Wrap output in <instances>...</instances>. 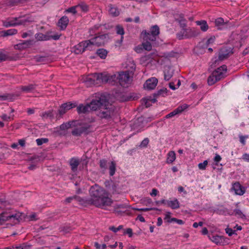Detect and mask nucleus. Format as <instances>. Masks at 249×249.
<instances>
[{
	"label": "nucleus",
	"instance_id": "37998d69",
	"mask_svg": "<svg viewBox=\"0 0 249 249\" xmlns=\"http://www.w3.org/2000/svg\"><path fill=\"white\" fill-rule=\"evenodd\" d=\"M116 30L117 34L118 35L123 36L124 33V28L120 25H117L116 26Z\"/></svg>",
	"mask_w": 249,
	"mask_h": 249
},
{
	"label": "nucleus",
	"instance_id": "09e8293b",
	"mask_svg": "<svg viewBox=\"0 0 249 249\" xmlns=\"http://www.w3.org/2000/svg\"><path fill=\"white\" fill-rule=\"evenodd\" d=\"M178 21L180 25V26L183 29H185L184 27L186 26V20L185 19H176Z\"/></svg>",
	"mask_w": 249,
	"mask_h": 249
},
{
	"label": "nucleus",
	"instance_id": "e433bc0d",
	"mask_svg": "<svg viewBox=\"0 0 249 249\" xmlns=\"http://www.w3.org/2000/svg\"><path fill=\"white\" fill-rule=\"evenodd\" d=\"M36 86V85L30 84L26 86H22L21 87V89L24 91L30 92L34 90L35 89Z\"/></svg>",
	"mask_w": 249,
	"mask_h": 249
},
{
	"label": "nucleus",
	"instance_id": "4be33fe9",
	"mask_svg": "<svg viewBox=\"0 0 249 249\" xmlns=\"http://www.w3.org/2000/svg\"><path fill=\"white\" fill-rule=\"evenodd\" d=\"M69 164L71 171L73 172H75L77 171L78 166L80 164V160L78 159L72 158L70 160Z\"/></svg>",
	"mask_w": 249,
	"mask_h": 249
},
{
	"label": "nucleus",
	"instance_id": "39448f33",
	"mask_svg": "<svg viewBox=\"0 0 249 249\" xmlns=\"http://www.w3.org/2000/svg\"><path fill=\"white\" fill-rule=\"evenodd\" d=\"M34 20L30 17L27 18H23L20 19V18H15L10 21H5L3 22V25L6 27L9 26H14L19 25H26L27 23L32 22Z\"/></svg>",
	"mask_w": 249,
	"mask_h": 249
},
{
	"label": "nucleus",
	"instance_id": "a19ab883",
	"mask_svg": "<svg viewBox=\"0 0 249 249\" xmlns=\"http://www.w3.org/2000/svg\"><path fill=\"white\" fill-rule=\"evenodd\" d=\"M216 79L215 78V77L212 73V74L209 76L207 79V82L209 85H213L214 84L215 82H216Z\"/></svg>",
	"mask_w": 249,
	"mask_h": 249
},
{
	"label": "nucleus",
	"instance_id": "f257e3e1",
	"mask_svg": "<svg viewBox=\"0 0 249 249\" xmlns=\"http://www.w3.org/2000/svg\"><path fill=\"white\" fill-rule=\"evenodd\" d=\"M89 193L91 198L88 200V204L106 209L107 206H110L113 203L112 199L108 196L106 191L96 184L90 188Z\"/></svg>",
	"mask_w": 249,
	"mask_h": 249
},
{
	"label": "nucleus",
	"instance_id": "7c9ffc66",
	"mask_svg": "<svg viewBox=\"0 0 249 249\" xmlns=\"http://www.w3.org/2000/svg\"><path fill=\"white\" fill-rule=\"evenodd\" d=\"M35 38L37 41H43L49 40L48 35H44L42 33H39L35 35Z\"/></svg>",
	"mask_w": 249,
	"mask_h": 249
},
{
	"label": "nucleus",
	"instance_id": "9b49d317",
	"mask_svg": "<svg viewBox=\"0 0 249 249\" xmlns=\"http://www.w3.org/2000/svg\"><path fill=\"white\" fill-rule=\"evenodd\" d=\"M74 48V53L75 54H80L83 53L86 49H89L90 46L89 43V41L85 40L79 43Z\"/></svg>",
	"mask_w": 249,
	"mask_h": 249
},
{
	"label": "nucleus",
	"instance_id": "bb28decb",
	"mask_svg": "<svg viewBox=\"0 0 249 249\" xmlns=\"http://www.w3.org/2000/svg\"><path fill=\"white\" fill-rule=\"evenodd\" d=\"M109 12L110 15L113 17H117L119 15L120 12L116 7H114L112 4H109L108 6Z\"/></svg>",
	"mask_w": 249,
	"mask_h": 249
},
{
	"label": "nucleus",
	"instance_id": "6e6d98bb",
	"mask_svg": "<svg viewBox=\"0 0 249 249\" xmlns=\"http://www.w3.org/2000/svg\"><path fill=\"white\" fill-rule=\"evenodd\" d=\"M226 232L229 236H231L233 234L235 233V231L232 230L231 228H227L226 229Z\"/></svg>",
	"mask_w": 249,
	"mask_h": 249
},
{
	"label": "nucleus",
	"instance_id": "cd10ccee",
	"mask_svg": "<svg viewBox=\"0 0 249 249\" xmlns=\"http://www.w3.org/2000/svg\"><path fill=\"white\" fill-rule=\"evenodd\" d=\"M167 204L168 207H171L173 209H177L179 207V202L177 199H175L173 201H167Z\"/></svg>",
	"mask_w": 249,
	"mask_h": 249
},
{
	"label": "nucleus",
	"instance_id": "49530a36",
	"mask_svg": "<svg viewBox=\"0 0 249 249\" xmlns=\"http://www.w3.org/2000/svg\"><path fill=\"white\" fill-rule=\"evenodd\" d=\"M134 210L138 211H142V212H147L151 210H158V209L157 208H142V209H139V208H133Z\"/></svg>",
	"mask_w": 249,
	"mask_h": 249
},
{
	"label": "nucleus",
	"instance_id": "0e129e2a",
	"mask_svg": "<svg viewBox=\"0 0 249 249\" xmlns=\"http://www.w3.org/2000/svg\"><path fill=\"white\" fill-rule=\"evenodd\" d=\"M142 101L144 103L146 107H150L151 106V104L149 103V101H148L147 100H145V98H142Z\"/></svg>",
	"mask_w": 249,
	"mask_h": 249
},
{
	"label": "nucleus",
	"instance_id": "4468645a",
	"mask_svg": "<svg viewBox=\"0 0 249 249\" xmlns=\"http://www.w3.org/2000/svg\"><path fill=\"white\" fill-rule=\"evenodd\" d=\"M158 81V79L155 77L149 78L144 83L143 87L148 90L153 89L156 87Z\"/></svg>",
	"mask_w": 249,
	"mask_h": 249
},
{
	"label": "nucleus",
	"instance_id": "58836bf2",
	"mask_svg": "<svg viewBox=\"0 0 249 249\" xmlns=\"http://www.w3.org/2000/svg\"><path fill=\"white\" fill-rule=\"evenodd\" d=\"M53 112V109L50 110L48 111L43 113L41 116L42 118H50L51 119H52L54 117Z\"/></svg>",
	"mask_w": 249,
	"mask_h": 249
},
{
	"label": "nucleus",
	"instance_id": "423d86ee",
	"mask_svg": "<svg viewBox=\"0 0 249 249\" xmlns=\"http://www.w3.org/2000/svg\"><path fill=\"white\" fill-rule=\"evenodd\" d=\"M133 73L132 71H121L117 77L119 82L121 86L124 87L125 84H129L132 81Z\"/></svg>",
	"mask_w": 249,
	"mask_h": 249
},
{
	"label": "nucleus",
	"instance_id": "de8ad7c7",
	"mask_svg": "<svg viewBox=\"0 0 249 249\" xmlns=\"http://www.w3.org/2000/svg\"><path fill=\"white\" fill-rule=\"evenodd\" d=\"M114 210H115V211H116L117 213H119L120 212L119 211H117V209H125L126 208V206L124 204H117V205H115L114 206Z\"/></svg>",
	"mask_w": 249,
	"mask_h": 249
},
{
	"label": "nucleus",
	"instance_id": "5fc2aeb1",
	"mask_svg": "<svg viewBox=\"0 0 249 249\" xmlns=\"http://www.w3.org/2000/svg\"><path fill=\"white\" fill-rule=\"evenodd\" d=\"M215 39V36H212L210 38H209L206 43V46L207 47L210 44L213 43Z\"/></svg>",
	"mask_w": 249,
	"mask_h": 249
},
{
	"label": "nucleus",
	"instance_id": "2f4dec72",
	"mask_svg": "<svg viewBox=\"0 0 249 249\" xmlns=\"http://www.w3.org/2000/svg\"><path fill=\"white\" fill-rule=\"evenodd\" d=\"M17 33V30L15 29H11L6 31H3L1 32V36H12L15 35Z\"/></svg>",
	"mask_w": 249,
	"mask_h": 249
},
{
	"label": "nucleus",
	"instance_id": "c03bdc74",
	"mask_svg": "<svg viewBox=\"0 0 249 249\" xmlns=\"http://www.w3.org/2000/svg\"><path fill=\"white\" fill-rule=\"evenodd\" d=\"M76 7L77 8H80L83 12H87L89 10L88 6L84 3H82L76 5Z\"/></svg>",
	"mask_w": 249,
	"mask_h": 249
},
{
	"label": "nucleus",
	"instance_id": "ea45409f",
	"mask_svg": "<svg viewBox=\"0 0 249 249\" xmlns=\"http://www.w3.org/2000/svg\"><path fill=\"white\" fill-rule=\"evenodd\" d=\"M148 40H145V42H143L142 44V46L144 50L150 51L152 50V45Z\"/></svg>",
	"mask_w": 249,
	"mask_h": 249
},
{
	"label": "nucleus",
	"instance_id": "bf43d9fd",
	"mask_svg": "<svg viewBox=\"0 0 249 249\" xmlns=\"http://www.w3.org/2000/svg\"><path fill=\"white\" fill-rule=\"evenodd\" d=\"M177 37L179 39H182L184 37V30H182V31H180L179 33H178Z\"/></svg>",
	"mask_w": 249,
	"mask_h": 249
},
{
	"label": "nucleus",
	"instance_id": "393cba45",
	"mask_svg": "<svg viewBox=\"0 0 249 249\" xmlns=\"http://www.w3.org/2000/svg\"><path fill=\"white\" fill-rule=\"evenodd\" d=\"M173 75V71L170 68L167 67L164 71V79L165 81L169 80Z\"/></svg>",
	"mask_w": 249,
	"mask_h": 249
},
{
	"label": "nucleus",
	"instance_id": "13d9d810",
	"mask_svg": "<svg viewBox=\"0 0 249 249\" xmlns=\"http://www.w3.org/2000/svg\"><path fill=\"white\" fill-rule=\"evenodd\" d=\"M76 8H77L76 6L71 7L69 8L68 10H67V11L68 12L72 13L75 14L77 13V11L76 10Z\"/></svg>",
	"mask_w": 249,
	"mask_h": 249
},
{
	"label": "nucleus",
	"instance_id": "dca6fc26",
	"mask_svg": "<svg viewBox=\"0 0 249 249\" xmlns=\"http://www.w3.org/2000/svg\"><path fill=\"white\" fill-rule=\"evenodd\" d=\"M188 105L186 104H184L182 106H179L178 108L175 109L172 112H170L168 114H167L166 116V118H171L177 114L181 113L184 109L188 107Z\"/></svg>",
	"mask_w": 249,
	"mask_h": 249
},
{
	"label": "nucleus",
	"instance_id": "1a4fd4ad",
	"mask_svg": "<svg viewBox=\"0 0 249 249\" xmlns=\"http://www.w3.org/2000/svg\"><path fill=\"white\" fill-rule=\"evenodd\" d=\"M77 106L76 103H71V102H67L62 104L59 107L58 110V113L56 115L57 119L61 118L62 115L65 114L67 111Z\"/></svg>",
	"mask_w": 249,
	"mask_h": 249
},
{
	"label": "nucleus",
	"instance_id": "a878e982",
	"mask_svg": "<svg viewBox=\"0 0 249 249\" xmlns=\"http://www.w3.org/2000/svg\"><path fill=\"white\" fill-rule=\"evenodd\" d=\"M41 157L38 156H34L32 157H31L29 159V160L32 161V163L34 164H31L29 167V169L30 170H33L35 168L36 165L35 163H37V162L39 161L40 160Z\"/></svg>",
	"mask_w": 249,
	"mask_h": 249
},
{
	"label": "nucleus",
	"instance_id": "f704fd0d",
	"mask_svg": "<svg viewBox=\"0 0 249 249\" xmlns=\"http://www.w3.org/2000/svg\"><path fill=\"white\" fill-rule=\"evenodd\" d=\"M96 53L102 59H105L107 54V51L104 49H99L97 50Z\"/></svg>",
	"mask_w": 249,
	"mask_h": 249
},
{
	"label": "nucleus",
	"instance_id": "c9c22d12",
	"mask_svg": "<svg viewBox=\"0 0 249 249\" xmlns=\"http://www.w3.org/2000/svg\"><path fill=\"white\" fill-rule=\"evenodd\" d=\"M176 159V154L174 151H171L168 154L167 158V162L168 163H172Z\"/></svg>",
	"mask_w": 249,
	"mask_h": 249
},
{
	"label": "nucleus",
	"instance_id": "473e14b6",
	"mask_svg": "<svg viewBox=\"0 0 249 249\" xmlns=\"http://www.w3.org/2000/svg\"><path fill=\"white\" fill-rule=\"evenodd\" d=\"M99 164L100 168L102 170L103 172L104 173L105 171L107 168V160L106 159L100 160Z\"/></svg>",
	"mask_w": 249,
	"mask_h": 249
},
{
	"label": "nucleus",
	"instance_id": "7ed1b4c3",
	"mask_svg": "<svg viewBox=\"0 0 249 249\" xmlns=\"http://www.w3.org/2000/svg\"><path fill=\"white\" fill-rule=\"evenodd\" d=\"M22 214L19 213H12L7 211L4 212L0 214V225H2L5 221H9L7 223V226H12L18 224L22 220Z\"/></svg>",
	"mask_w": 249,
	"mask_h": 249
},
{
	"label": "nucleus",
	"instance_id": "412c9836",
	"mask_svg": "<svg viewBox=\"0 0 249 249\" xmlns=\"http://www.w3.org/2000/svg\"><path fill=\"white\" fill-rule=\"evenodd\" d=\"M228 22H224L223 18H217L215 21V25L218 30L228 28Z\"/></svg>",
	"mask_w": 249,
	"mask_h": 249
},
{
	"label": "nucleus",
	"instance_id": "2eb2a0df",
	"mask_svg": "<svg viewBox=\"0 0 249 249\" xmlns=\"http://www.w3.org/2000/svg\"><path fill=\"white\" fill-rule=\"evenodd\" d=\"M83 82L85 83L87 87H91L96 85V79L95 78V73L88 75L82 78Z\"/></svg>",
	"mask_w": 249,
	"mask_h": 249
},
{
	"label": "nucleus",
	"instance_id": "c85d7f7f",
	"mask_svg": "<svg viewBox=\"0 0 249 249\" xmlns=\"http://www.w3.org/2000/svg\"><path fill=\"white\" fill-rule=\"evenodd\" d=\"M35 42L34 40H29L23 41V43L17 45L19 49H24L27 48L30 45H33Z\"/></svg>",
	"mask_w": 249,
	"mask_h": 249
},
{
	"label": "nucleus",
	"instance_id": "603ef678",
	"mask_svg": "<svg viewBox=\"0 0 249 249\" xmlns=\"http://www.w3.org/2000/svg\"><path fill=\"white\" fill-rule=\"evenodd\" d=\"M235 215H237L240 216L241 218H244L245 217V215L242 213L241 210L239 209H236L234 211Z\"/></svg>",
	"mask_w": 249,
	"mask_h": 249
},
{
	"label": "nucleus",
	"instance_id": "f8f14e48",
	"mask_svg": "<svg viewBox=\"0 0 249 249\" xmlns=\"http://www.w3.org/2000/svg\"><path fill=\"white\" fill-rule=\"evenodd\" d=\"M183 30H184V37L186 38L197 36L200 34L199 31L195 28H188L183 29Z\"/></svg>",
	"mask_w": 249,
	"mask_h": 249
},
{
	"label": "nucleus",
	"instance_id": "338daca9",
	"mask_svg": "<svg viewBox=\"0 0 249 249\" xmlns=\"http://www.w3.org/2000/svg\"><path fill=\"white\" fill-rule=\"evenodd\" d=\"M6 59V55L2 54L0 53V62L2 61H5Z\"/></svg>",
	"mask_w": 249,
	"mask_h": 249
},
{
	"label": "nucleus",
	"instance_id": "aec40b11",
	"mask_svg": "<svg viewBox=\"0 0 249 249\" xmlns=\"http://www.w3.org/2000/svg\"><path fill=\"white\" fill-rule=\"evenodd\" d=\"M104 110H101L98 113V116L101 119H110L111 112L107 108V107H103Z\"/></svg>",
	"mask_w": 249,
	"mask_h": 249
},
{
	"label": "nucleus",
	"instance_id": "b1692460",
	"mask_svg": "<svg viewBox=\"0 0 249 249\" xmlns=\"http://www.w3.org/2000/svg\"><path fill=\"white\" fill-rule=\"evenodd\" d=\"M36 62L48 63L49 61V55L35 56L34 58Z\"/></svg>",
	"mask_w": 249,
	"mask_h": 249
},
{
	"label": "nucleus",
	"instance_id": "e2e57ef3",
	"mask_svg": "<svg viewBox=\"0 0 249 249\" xmlns=\"http://www.w3.org/2000/svg\"><path fill=\"white\" fill-rule=\"evenodd\" d=\"M60 35H55L54 36H48V37H49V40L51 39H53L55 40L59 39L60 38Z\"/></svg>",
	"mask_w": 249,
	"mask_h": 249
},
{
	"label": "nucleus",
	"instance_id": "052dcab7",
	"mask_svg": "<svg viewBox=\"0 0 249 249\" xmlns=\"http://www.w3.org/2000/svg\"><path fill=\"white\" fill-rule=\"evenodd\" d=\"M124 233L128 234L129 237H131L133 235L132 230L131 228H127L125 232H124Z\"/></svg>",
	"mask_w": 249,
	"mask_h": 249
},
{
	"label": "nucleus",
	"instance_id": "680f3d73",
	"mask_svg": "<svg viewBox=\"0 0 249 249\" xmlns=\"http://www.w3.org/2000/svg\"><path fill=\"white\" fill-rule=\"evenodd\" d=\"M1 118L4 121L7 122L9 121L11 119L10 116H7V115L5 114H2L1 116Z\"/></svg>",
	"mask_w": 249,
	"mask_h": 249
},
{
	"label": "nucleus",
	"instance_id": "c756f323",
	"mask_svg": "<svg viewBox=\"0 0 249 249\" xmlns=\"http://www.w3.org/2000/svg\"><path fill=\"white\" fill-rule=\"evenodd\" d=\"M196 23L200 26V29L203 32H206L209 28L208 25L205 20L196 21Z\"/></svg>",
	"mask_w": 249,
	"mask_h": 249
},
{
	"label": "nucleus",
	"instance_id": "4d7b16f0",
	"mask_svg": "<svg viewBox=\"0 0 249 249\" xmlns=\"http://www.w3.org/2000/svg\"><path fill=\"white\" fill-rule=\"evenodd\" d=\"M33 35V33L31 31H29L28 32L24 33L22 34L21 36L22 38H25L27 36H32Z\"/></svg>",
	"mask_w": 249,
	"mask_h": 249
},
{
	"label": "nucleus",
	"instance_id": "f03ea898",
	"mask_svg": "<svg viewBox=\"0 0 249 249\" xmlns=\"http://www.w3.org/2000/svg\"><path fill=\"white\" fill-rule=\"evenodd\" d=\"M73 127L74 128L71 131V134L75 137H80L82 135H87L93 131L92 125L83 120H72L63 123L60 126V129L65 131Z\"/></svg>",
	"mask_w": 249,
	"mask_h": 249
},
{
	"label": "nucleus",
	"instance_id": "a18cd8bd",
	"mask_svg": "<svg viewBox=\"0 0 249 249\" xmlns=\"http://www.w3.org/2000/svg\"><path fill=\"white\" fill-rule=\"evenodd\" d=\"M20 3V0H8L7 4L9 6H13Z\"/></svg>",
	"mask_w": 249,
	"mask_h": 249
},
{
	"label": "nucleus",
	"instance_id": "5701e85b",
	"mask_svg": "<svg viewBox=\"0 0 249 249\" xmlns=\"http://www.w3.org/2000/svg\"><path fill=\"white\" fill-rule=\"evenodd\" d=\"M91 110H92L89 104H87L85 106H84L82 104H80L77 107V111L79 114L87 113Z\"/></svg>",
	"mask_w": 249,
	"mask_h": 249
},
{
	"label": "nucleus",
	"instance_id": "79ce46f5",
	"mask_svg": "<svg viewBox=\"0 0 249 249\" xmlns=\"http://www.w3.org/2000/svg\"><path fill=\"white\" fill-rule=\"evenodd\" d=\"M215 78L216 79V81H218L220 80L223 77V72H219V71L218 70H214L213 72Z\"/></svg>",
	"mask_w": 249,
	"mask_h": 249
},
{
	"label": "nucleus",
	"instance_id": "9d476101",
	"mask_svg": "<svg viewBox=\"0 0 249 249\" xmlns=\"http://www.w3.org/2000/svg\"><path fill=\"white\" fill-rule=\"evenodd\" d=\"M233 48L228 47H223L220 49L218 54V58L215 61L216 63L218 61H222L227 59L229 56L230 54L233 53L232 52Z\"/></svg>",
	"mask_w": 249,
	"mask_h": 249
},
{
	"label": "nucleus",
	"instance_id": "20e7f679",
	"mask_svg": "<svg viewBox=\"0 0 249 249\" xmlns=\"http://www.w3.org/2000/svg\"><path fill=\"white\" fill-rule=\"evenodd\" d=\"M108 104V100L107 97L105 95H101L98 99L93 100L89 104L91 110L95 111L99 108L107 107Z\"/></svg>",
	"mask_w": 249,
	"mask_h": 249
},
{
	"label": "nucleus",
	"instance_id": "774afa93",
	"mask_svg": "<svg viewBox=\"0 0 249 249\" xmlns=\"http://www.w3.org/2000/svg\"><path fill=\"white\" fill-rule=\"evenodd\" d=\"M148 143V141H142L140 146L141 147H144L147 146Z\"/></svg>",
	"mask_w": 249,
	"mask_h": 249
},
{
	"label": "nucleus",
	"instance_id": "a211bd4d",
	"mask_svg": "<svg viewBox=\"0 0 249 249\" xmlns=\"http://www.w3.org/2000/svg\"><path fill=\"white\" fill-rule=\"evenodd\" d=\"M69 22V18L67 16H63L58 20L57 22V26L60 28L61 30H65Z\"/></svg>",
	"mask_w": 249,
	"mask_h": 249
},
{
	"label": "nucleus",
	"instance_id": "0eeeda50",
	"mask_svg": "<svg viewBox=\"0 0 249 249\" xmlns=\"http://www.w3.org/2000/svg\"><path fill=\"white\" fill-rule=\"evenodd\" d=\"M108 38V35L105 34L95 36L90 40H87V41H89L90 47L92 45H96L99 47L104 45V44L107 42Z\"/></svg>",
	"mask_w": 249,
	"mask_h": 249
},
{
	"label": "nucleus",
	"instance_id": "8fccbe9b",
	"mask_svg": "<svg viewBox=\"0 0 249 249\" xmlns=\"http://www.w3.org/2000/svg\"><path fill=\"white\" fill-rule=\"evenodd\" d=\"M208 164L207 160H204L203 162L198 164V167L200 169L204 170L206 168V165Z\"/></svg>",
	"mask_w": 249,
	"mask_h": 249
},
{
	"label": "nucleus",
	"instance_id": "ddd939ff",
	"mask_svg": "<svg viewBox=\"0 0 249 249\" xmlns=\"http://www.w3.org/2000/svg\"><path fill=\"white\" fill-rule=\"evenodd\" d=\"M112 76L110 77L109 75L107 74L95 73L96 84H99L100 83H106L110 80L111 79H112Z\"/></svg>",
	"mask_w": 249,
	"mask_h": 249
},
{
	"label": "nucleus",
	"instance_id": "f3484780",
	"mask_svg": "<svg viewBox=\"0 0 249 249\" xmlns=\"http://www.w3.org/2000/svg\"><path fill=\"white\" fill-rule=\"evenodd\" d=\"M232 189L234 191L235 193L238 195H243L245 192V188L242 186L239 182H236L232 185Z\"/></svg>",
	"mask_w": 249,
	"mask_h": 249
},
{
	"label": "nucleus",
	"instance_id": "4c0bfd02",
	"mask_svg": "<svg viewBox=\"0 0 249 249\" xmlns=\"http://www.w3.org/2000/svg\"><path fill=\"white\" fill-rule=\"evenodd\" d=\"M167 91L168 90L166 88H162V89L159 90L157 92L154 93V94H153L154 97H158L160 95L164 96V94H166L167 92Z\"/></svg>",
	"mask_w": 249,
	"mask_h": 249
},
{
	"label": "nucleus",
	"instance_id": "72a5a7b5",
	"mask_svg": "<svg viewBox=\"0 0 249 249\" xmlns=\"http://www.w3.org/2000/svg\"><path fill=\"white\" fill-rule=\"evenodd\" d=\"M109 165V175L113 176L116 172V164L114 161H112Z\"/></svg>",
	"mask_w": 249,
	"mask_h": 249
},
{
	"label": "nucleus",
	"instance_id": "864d4df0",
	"mask_svg": "<svg viewBox=\"0 0 249 249\" xmlns=\"http://www.w3.org/2000/svg\"><path fill=\"white\" fill-rule=\"evenodd\" d=\"M123 229V226L120 225L118 228H115L114 226L109 227V229L114 232H117L118 231Z\"/></svg>",
	"mask_w": 249,
	"mask_h": 249
},
{
	"label": "nucleus",
	"instance_id": "6e6552de",
	"mask_svg": "<svg viewBox=\"0 0 249 249\" xmlns=\"http://www.w3.org/2000/svg\"><path fill=\"white\" fill-rule=\"evenodd\" d=\"M160 33V29L158 25H156L153 26L149 32L144 31V36L143 39L144 40H149L150 41H155L156 40V36Z\"/></svg>",
	"mask_w": 249,
	"mask_h": 249
},
{
	"label": "nucleus",
	"instance_id": "69168bd1",
	"mask_svg": "<svg viewBox=\"0 0 249 249\" xmlns=\"http://www.w3.org/2000/svg\"><path fill=\"white\" fill-rule=\"evenodd\" d=\"M136 220H139L142 222H145L144 217L141 214H139L138 215L137 217L136 218Z\"/></svg>",
	"mask_w": 249,
	"mask_h": 249
},
{
	"label": "nucleus",
	"instance_id": "6ab92c4d",
	"mask_svg": "<svg viewBox=\"0 0 249 249\" xmlns=\"http://www.w3.org/2000/svg\"><path fill=\"white\" fill-rule=\"evenodd\" d=\"M117 98L121 102L129 100H135L138 99L137 96L132 95H125L123 93H117Z\"/></svg>",
	"mask_w": 249,
	"mask_h": 249
},
{
	"label": "nucleus",
	"instance_id": "3c124183",
	"mask_svg": "<svg viewBox=\"0 0 249 249\" xmlns=\"http://www.w3.org/2000/svg\"><path fill=\"white\" fill-rule=\"evenodd\" d=\"M94 246L96 247L97 249H106L107 248V246L105 244H103L102 245H100L97 242L95 243Z\"/></svg>",
	"mask_w": 249,
	"mask_h": 249
}]
</instances>
